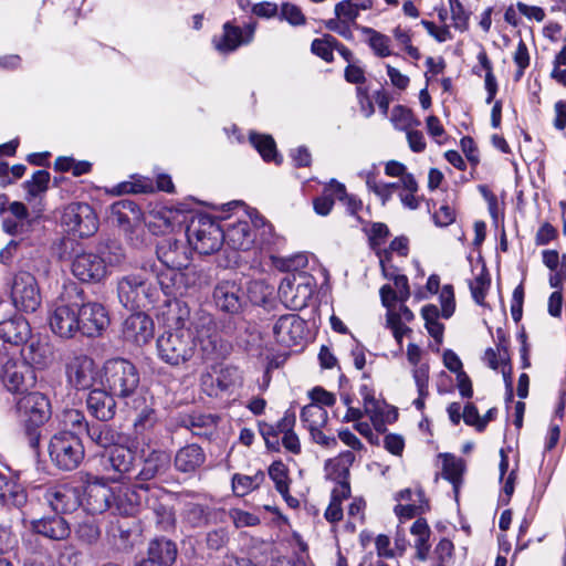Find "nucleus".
Listing matches in <instances>:
<instances>
[{"label": "nucleus", "mask_w": 566, "mask_h": 566, "mask_svg": "<svg viewBox=\"0 0 566 566\" xmlns=\"http://www.w3.org/2000/svg\"><path fill=\"white\" fill-rule=\"evenodd\" d=\"M196 336L184 324L165 331L156 340L158 358L177 367L188 363L196 353Z\"/></svg>", "instance_id": "1"}, {"label": "nucleus", "mask_w": 566, "mask_h": 566, "mask_svg": "<svg viewBox=\"0 0 566 566\" xmlns=\"http://www.w3.org/2000/svg\"><path fill=\"white\" fill-rule=\"evenodd\" d=\"M102 386L117 398L130 401L139 396V374L128 360H107L103 367Z\"/></svg>", "instance_id": "2"}, {"label": "nucleus", "mask_w": 566, "mask_h": 566, "mask_svg": "<svg viewBox=\"0 0 566 566\" xmlns=\"http://www.w3.org/2000/svg\"><path fill=\"white\" fill-rule=\"evenodd\" d=\"M15 407L18 417L29 437L30 446L38 447L40 442L39 428L51 418L52 413L49 399L41 392H28L17 400Z\"/></svg>", "instance_id": "3"}, {"label": "nucleus", "mask_w": 566, "mask_h": 566, "mask_svg": "<svg viewBox=\"0 0 566 566\" xmlns=\"http://www.w3.org/2000/svg\"><path fill=\"white\" fill-rule=\"evenodd\" d=\"M159 261L167 266L168 272L158 276V282L166 295L176 294V281L181 276L179 272L186 269L190 262V251L186 243L165 239L157 247Z\"/></svg>", "instance_id": "4"}, {"label": "nucleus", "mask_w": 566, "mask_h": 566, "mask_svg": "<svg viewBox=\"0 0 566 566\" xmlns=\"http://www.w3.org/2000/svg\"><path fill=\"white\" fill-rule=\"evenodd\" d=\"M124 258L120 248L102 252V254L83 251L75 254L71 270L73 275L82 282H98L106 276L108 268L120 264Z\"/></svg>", "instance_id": "5"}, {"label": "nucleus", "mask_w": 566, "mask_h": 566, "mask_svg": "<svg viewBox=\"0 0 566 566\" xmlns=\"http://www.w3.org/2000/svg\"><path fill=\"white\" fill-rule=\"evenodd\" d=\"M49 455L56 467L69 471L81 464L84 459V447L74 432L63 430L51 438Z\"/></svg>", "instance_id": "6"}, {"label": "nucleus", "mask_w": 566, "mask_h": 566, "mask_svg": "<svg viewBox=\"0 0 566 566\" xmlns=\"http://www.w3.org/2000/svg\"><path fill=\"white\" fill-rule=\"evenodd\" d=\"M315 285L314 277L305 272L289 274L279 286V296L285 307L298 311L307 305Z\"/></svg>", "instance_id": "7"}, {"label": "nucleus", "mask_w": 566, "mask_h": 566, "mask_svg": "<svg viewBox=\"0 0 566 566\" xmlns=\"http://www.w3.org/2000/svg\"><path fill=\"white\" fill-rule=\"evenodd\" d=\"M78 317V304L71 302L65 294H62L51 306L49 325L57 336L71 338L80 329Z\"/></svg>", "instance_id": "8"}, {"label": "nucleus", "mask_w": 566, "mask_h": 566, "mask_svg": "<svg viewBox=\"0 0 566 566\" xmlns=\"http://www.w3.org/2000/svg\"><path fill=\"white\" fill-rule=\"evenodd\" d=\"M61 223L67 232L81 238L91 237L98 229L97 216L85 202L69 203L63 209Z\"/></svg>", "instance_id": "9"}, {"label": "nucleus", "mask_w": 566, "mask_h": 566, "mask_svg": "<svg viewBox=\"0 0 566 566\" xmlns=\"http://www.w3.org/2000/svg\"><path fill=\"white\" fill-rule=\"evenodd\" d=\"M10 298L17 310L25 313L35 312L41 305V293L35 276L24 271L17 273L10 286Z\"/></svg>", "instance_id": "10"}, {"label": "nucleus", "mask_w": 566, "mask_h": 566, "mask_svg": "<svg viewBox=\"0 0 566 566\" xmlns=\"http://www.w3.org/2000/svg\"><path fill=\"white\" fill-rule=\"evenodd\" d=\"M264 224V220L256 213H249L245 219L228 224L223 229L224 242L233 250L247 251L254 244L255 232L253 228Z\"/></svg>", "instance_id": "11"}, {"label": "nucleus", "mask_w": 566, "mask_h": 566, "mask_svg": "<svg viewBox=\"0 0 566 566\" xmlns=\"http://www.w3.org/2000/svg\"><path fill=\"white\" fill-rule=\"evenodd\" d=\"M113 489L112 507L120 515L136 514L146 502L150 485L119 484Z\"/></svg>", "instance_id": "12"}, {"label": "nucleus", "mask_w": 566, "mask_h": 566, "mask_svg": "<svg viewBox=\"0 0 566 566\" xmlns=\"http://www.w3.org/2000/svg\"><path fill=\"white\" fill-rule=\"evenodd\" d=\"M113 489L97 476H88L81 491V506L91 514H99L112 507Z\"/></svg>", "instance_id": "13"}, {"label": "nucleus", "mask_w": 566, "mask_h": 566, "mask_svg": "<svg viewBox=\"0 0 566 566\" xmlns=\"http://www.w3.org/2000/svg\"><path fill=\"white\" fill-rule=\"evenodd\" d=\"M188 241L200 254L213 253L224 241L223 228L211 220L200 221L198 227L189 231Z\"/></svg>", "instance_id": "14"}, {"label": "nucleus", "mask_w": 566, "mask_h": 566, "mask_svg": "<svg viewBox=\"0 0 566 566\" xmlns=\"http://www.w3.org/2000/svg\"><path fill=\"white\" fill-rule=\"evenodd\" d=\"M65 375L70 386L75 389H87L97 375L94 360L83 354H73L65 363Z\"/></svg>", "instance_id": "15"}, {"label": "nucleus", "mask_w": 566, "mask_h": 566, "mask_svg": "<svg viewBox=\"0 0 566 566\" xmlns=\"http://www.w3.org/2000/svg\"><path fill=\"white\" fill-rule=\"evenodd\" d=\"M78 332L85 336H99L109 325L108 313L99 303L87 302L78 305Z\"/></svg>", "instance_id": "16"}, {"label": "nucleus", "mask_w": 566, "mask_h": 566, "mask_svg": "<svg viewBox=\"0 0 566 566\" xmlns=\"http://www.w3.org/2000/svg\"><path fill=\"white\" fill-rule=\"evenodd\" d=\"M273 335L283 346L300 345L306 335V323L296 314L282 315L273 326Z\"/></svg>", "instance_id": "17"}, {"label": "nucleus", "mask_w": 566, "mask_h": 566, "mask_svg": "<svg viewBox=\"0 0 566 566\" xmlns=\"http://www.w3.org/2000/svg\"><path fill=\"white\" fill-rule=\"evenodd\" d=\"M398 504L394 511L398 518L403 522L416 517L429 510L428 500L421 489H405L395 494Z\"/></svg>", "instance_id": "18"}, {"label": "nucleus", "mask_w": 566, "mask_h": 566, "mask_svg": "<svg viewBox=\"0 0 566 566\" xmlns=\"http://www.w3.org/2000/svg\"><path fill=\"white\" fill-rule=\"evenodd\" d=\"M118 298L127 308L142 307L146 305L148 297V285L140 275H127L118 282Z\"/></svg>", "instance_id": "19"}, {"label": "nucleus", "mask_w": 566, "mask_h": 566, "mask_svg": "<svg viewBox=\"0 0 566 566\" xmlns=\"http://www.w3.org/2000/svg\"><path fill=\"white\" fill-rule=\"evenodd\" d=\"M45 500L56 513H71L81 506V490L72 484H59L45 492Z\"/></svg>", "instance_id": "20"}, {"label": "nucleus", "mask_w": 566, "mask_h": 566, "mask_svg": "<svg viewBox=\"0 0 566 566\" xmlns=\"http://www.w3.org/2000/svg\"><path fill=\"white\" fill-rule=\"evenodd\" d=\"M123 337L135 345H144L154 336V322L145 313H134L123 323Z\"/></svg>", "instance_id": "21"}, {"label": "nucleus", "mask_w": 566, "mask_h": 566, "mask_svg": "<svg viewBox=\"0 0 566 566\" xmlns=\"http://www.w3.org/2000/svg\"><path fill=\"white\" fill-rule=\"evenodd\" d=\"M3 384L12 392H23L33 387L36 381L34 370L25 361H20L19 357L14 363L6 368L1 374Z\"/></svg>", "instance_id": "22"}, {"label": "nucleus", "mask_w": 566, "mask_h": 566, "mask_svg": "<svg viewBox=\"0 0 566 566\" xmlns=\"http://www.w3.org/2000/svg\"><path fill=\"white\" fill-rule=\"evenodd\" d=\"M359 394L363 398V406L366 416L371 421L376 431H384L386 422L390 418L388 406L375 397V390L367 384L359 387Z\"/></svg>", "instance_id": "23"}, {"label": "nucleus", "mask_w": 566, "mask_h": 566, "mask_svg": "<svg viewBox=\"0 0 566 566\" xmlns=\"http://www.w3.org/2000/svg\"><path fill=\"white\" fill-rule=\"evenodd\" d=\"M254 24H247L243 29L227 22L223 25V34L213 40L214 48L221 53L234 51L241 44L250 43L254 35Z\"/></svg>", "instance_id": "24"}, {"label": "nucleus", "mask_w": 566, "mask_h": 566, "mask_svg": "<svg viewBox=\"0 0 566 566\" xmlns=\"http://www.w3.org/2000/svg\"><path fill=\"white\" fill-rule=\"evenodd\" d=\"M111 216L113 222L119 226L126 233L134 232L143 222L140 209L132 201L122 200L112 206Z\"/></svg>", "instance_id": "25"}, {"label": "nucleus", "mask_w": 566, "mask_h": 566, "mask_svg": "<svg viewBox=\"0 0 566 566\" xmlns=\"http://www.w3.org/2000/svg\"><path fill=\"white\" fill-rule=\"evenodd\" d=\"M213 370L216 378H213V375L209 371L201 376V385L209 396H217L219 390L226 391L230 389L235 386L240 379L239 371L234 367L227 366Z\"/></svg>", "instance_id": "26"}, {"label": "nucleus", "mask_w": 566, "mask_h": 566, "mask_svg": "<svg viewBox=\"0 0 566 566\" xmlns=\"http://www.w3.org/2000/svg\"><path fill=\"white\" fill-rule=\"evenodd\" d=\"M213 297L216 305L226 313L237 314L243 306L241 289L235 282L219 283L214 289Z\"/></svg>", "instance_id": "27"}, {"label": "nucleus", "mask_w": 566, "mask_h": 566, "mask_svg": "<svg viewBox=\"0 0 566 566\" xmlns=\"http://www.w3.org/2000/svg\"><path fill=\"white\" fill-rule=\"evenodd\" d=\"M148 229L155 233H165L182 222V213L174 208L159 207L148 212L143 219Z\"/></svg>", "instance_id": "28"}, {"label": "nucleus", "mask_w": 566, "mask_h": 566, "mask_svg": "<svg viewBox=\"0 0 566 566\" xmlns=\"http://www.w3.org/2000/svg\"><path fill=\"white\" fill-rule=\"evenodd\" d=\"M31 221L27 207L19 201L9 205L2 219V229L10 235H22L29 232Z\"/></svg>", "instance_id": "29"}, {"label": "nucleus", "mask_w": 566, "mask_h": 566, "mask_svg": "<svg viewBox=\"0 0 566 566\" xmlns=\"http://www.w3.org/2000/svg\"><path fill=\"white\" fill-rule=\"evenodd\" d=\"M364 232L368 238L369 247L375 251L379 259V263L385 276L387 273V264H389V251L382 249L390 234L388 227L382 222H374L364 228Z\"/></svg>", "instance_id": "30"}, {"label": "nucleus", "mask_w": 566, "mask_h": 566, "mask_svg": "<svg viewBox=\"0 0 566 566\" xmlns=\"http://www.w3.org/2000/svg\"><path fill=\"white\" fill-rule=\"evenodd\" d=\"M109 390L93 389L86 399L88 411L97 419L107 421L115 415L116 403Z\"/></svg>", "instance_id": "31"}, {"label": "nucleus", "mask_w": 566, "mask_h": 566, "mask_svg": "<svg viewBox=\"0 0 566 566\" xmlns=\"http://www.w3.org/2000/svg\"><path fill=\"white\" fill-rule=\"evenodd\" d=\"M30 333L29 322L22 316H14L0 322V340L17 348L29 338Z\"/></svg>", "instance_id": "32"}, {"label": "nucleus", "mask_w": 566, "mask_h": 566, "mask_svg": "<svg viewBox=\"0 0 566 566\" xmlns=\"http://www.w3.org/2000/svg\"><path fill=\"white\" fill-rule=\"evenodd\" d=\"M168 494L156 486H150L146 497L145 505L148 506L157 516V523L167 528L174 525L175 514L171 507L166 503Z\"/></svg>", "instance_id": "33"}, {"label": "nucleus", "mask_w": 566, "mask_h": 566, "mask_svg": "<svg viewBox=\"0 0 566 566\" xmlns=\"http://www.w3.org/2000/svg\"><path fill=\"white\" fill-rule=\"evenodd\" d=\"M355 461V454L352 451L340 452L337 457L325 462L326 476L335 481L336 485L348 484L349 469Z\"/></svg>", "instance_id": "34"}, {"label": "nucleus", "mask_w": 566, "mask_h": 566, "mask_svg": "<svg viewBox=\"0 0 566 566\" xmlns=\"http://www.w3.org/2000/svg\"><path fill=\"white\" fill-rule=\"evenodd\" d=\"M32 528L53 541H62L69 537L71 530L62 516L43 517L32 522Z\"/></svg>", "instance_id": "35"}, {"label": "nucleus", "mask_w": 566, "mask_h": 566, "mask_svg": "<svg viewBox=\"0 0 566 566\" xmlns=\"http://www.w3.org/2000/svg\"><path fill=\"white\" fill-rule=\"evenodd\" d=\"M176 545L168 539H155L149 544L148 557L144 563L151 566H171L176 560Z\"/></svg>", "instance_id": "36"}, {"label": "nucleus", "mask_w": 566, "mask_h": 566, "mask_svg": "<svg viewBox=\"0 0 566 566\" xmlns=\"http://www.w3.org/2000/svg\"><path fill=\"white\" fill-rule=\"evenodd\" d=\"M24 360L34 368H46L53 360V348L44 339L32 340L24 350Z\"/></svg>", "instance_id": "37"}, {"label": "nucleus", "mask_w": 566, "mask_h": 566, "mask_svg": "<svg viewBox=\"0 0 566 566\" xmlns=\"http://www.w3.org/2000/svg\"><path fill=\"white\" fill-rule=\"evenodd\" d=\"M206 460L203 450L197 444L181 448L175 457V467L178 471L189 473L196 471Z\"/></svg>", "instance_id": "38"}, {"label": "nucleus", "mask_w": 566, "mask_h": 566, "mask_svg": "<svg viewBox=\"0 0 566 566\" xmlns=\"http://www.w3.org/2000/svg\"><path fill=\"white\" fill-rule=\"evenodd\" d=\"M0 502L8 506L20 507L27 502L25 490L0 474Z\"/></svg>", "instance_id": "39"}, {"label": "nucleus", "mask_w": 566, "mask_h": 566, "mask_svg": "<svg viewBox=\"0 0 566 566\" xmlns=\"http://www.w3.org/2000/svg\"><path fill=\"white\" fill-rule=\"evenodd\" d=\"M474 74L481 76L482 72L484 75V86L488 92L486 103L490 104L494 99L497 92V82L493 74L492 63L489 60L484 50L478 54V64L473 67Z\"/></svg>", "instance_id": "40"}, {"label": "nucleus", "mask_w": 566, "mask_h": 566, "mask_svg": "<svg viewBox=\"0 0 566 566\" xmlns=\"http://www.w3.org/2000/svg\"><path fill=\"white\" fill-rule=\"evenodd\" d=\"M350 495V486L348 484L336 485L332 491L329 505L325 511V518L329 523H337L343 518V500H347Z\"/></svg>", "instance_id": "41"}, {"label": "nucleus", "mask_w": 566, "mask_h": 566, "mask_svg": "<svg viewBox=\"0 0 566 566\" xmlns=\"http://www.w3.org/2000/svg\"><path fill=\"white\" fill-rule=\"evenodd\" d=\"M365 35V40L373 50V52L379 57H387L391 55L390 43L391 40L388 35L382 34L368 27H357Z\"/></svg>", "instance_id": "42"}, {"label": "nucleus", "mask_w": 566, "mask_h": 566, "mask_svg": "<svg viewBox=\"0 0 566 566\" xmlns=\"http://www.w3.org/2000/svg\"><path fill=\"white\" fill-rule=\"evenodd\" d=\"M411 374L418 391V398L413 400V405L418 410H422L424 408V400L429 394V364L422 363L419 366L412 367Z\"/></svg>", "instance_id": "43"}, {"label": "nucleus", "mask_w": 566, "mask_h": 566, "mask_svg": "<svg viewBox=\"0 0 566 566\" xmlns=\"http://www.w3.org/2000/svg\"><path fill=\"white\" fill-rule=\"evenodd\" d=\"M483 360L490 368L494 370L500 369L506 387H512V368L507 364V356L504 350H494L493 348H488L484 353Z\"/></svg>", "instance_id": "44"}, {"label": "nucleus", "mask_w": 566, "mask_h": 566, "mask_svg": "<svg viewBox=\"0 0 566 566\" xmlns=\"http://www.w3.org/2000/svg\"><path fill=\"white\" fill-rule=\"evenodd\" d=\"M301 421L307 430L324 428L328 422V412L317 403H310L301 411Z\"/></svg>", "instance_id": "45"}, {"label": "nucleus", "mask_w": 566, "mask_h": 566, "mask_svg": "<svg viewBox=\"0 0 566 566\" xmlns=\"http://www.w3.org/2000/svg\"><path fill=\"white\" fill-rule=\"evenodd\" d=\"M169 463V457L163 451H153L145 460L139 472L140 480H150L164 471Z\"/></svg>", "instance_id": "46"}, {"label": "nucleus", "mask_w": 566, "mask_h": 566, "mask_svg": "<svg viewBox=\"0 0 566 566\" xmlns=\"http://www.w3.org/2000/svg\"><path fill=\"white\" fill-rule=\"evenodd\" d=\"M264 481V473L258 471L253 475L237 473L232 478V490L235 495L244 496L256 490Z\"/></svg>", "instance_id": "47"}, {"label": "nucleus", "mask_w": 566, "mask_h": 566, "mask_svg": "<svg viewBox=\"0 0 566 566\" xmlns=\"http://www.w3.org/2000/svg\"><path fill=\"white\" fill-rule=\"evenodd\" d=\"M419 185L415 177H407L400 182V191L397 193L401 205L409 210H417L420 207L422 197L418 196Z\"/></svg>", "instance_id": "48"}, {"label": "nucleus", "mask_w": 566, "mask_h": 566, "mask_svg": "<svg viewBox=\"0 0 566 566\" xmlns=\"http://www.w3.org/2000/svg\"><path fill=\"white\" fill-rule=\"evenodd\" d=\"M108 461L115 471L126 473L133 465L134 453L127 447L116 442L111 449Z\"/></svg>", "instance_id": "49"}, {"label": "nucleus", "mask_w": 566, "mask_h": 566, "mask_svg": "<svg viewBox=\"0 0 566 566\" xmlns=\"http://www.w3.org/2000/svg\"><path fill=\"white\" fill-rule=\"evenodd\" d=\"M389 120L398 130L407 132L408 129L420 125L412 111L403 105H396L389 114Z\"/></svg>", "instance_id": "50"}, {"label": "nucleus", "mask_w": 566, "mask_h": 566, "mask_svg": "<svg viewBox=\"0 0 566 566\" xmlns=\"http://www.w3.org/2000/svg\"><path fill=\"white\" fill-rule=\"evenodd\" d=\"M370 8V0H344L335 6V14L339 19L354 22L361 10Z\"/></svg>", "instance_id": "51"}, {"label": "nucleus", "mask_w": 566, "mask_h": 566, "mask_svg": "<svg viewBox=\"0 0 566 566\" xmlns=\"http://www.w3.org/2000/svg\"><path fill=\"white\" fill-rule=\"evenodd\" d=\"M134 410L139 411L135 419V427L147 428L154 423V410L147 405L145 395L140 394L133 400L126 401Z\"/></svg>", "instance_id": "52"}, {"label": "nucleus", "mask_w": 566, "mask_h": 566, "mask_svg": "<svg viewBox=\"0 0 566 566\" xmlns=\"http://www.w3.org/2000/svg\"><path fill=\"white\" fill-rule=\"evenodd\" d=\"M91 440L98 447H113L118 441V433L105 424L92 426L86 429Z\"/></svg>", "instance_id": "53"}, {"label": "nucleus", "mask_w": 566, "mask_h": 566, "mask_svg": "<svg viewBox=\"0 0 566 566\" xmlns=\"http://www.w3.org/2000/svg\"><path fill=\"white\" fill-rule=\"evenodd\" d=\"M442 458V475L444 479L450 481L454 490H458V484L461 480V475L464 471V463L461 459L455 458L451 454H443Z\"/></svg>", "instance_id": "54"}, {"label": "nucleus", "mask_w": 566, "mask_h": 566, "mask_svg": "<svg viewBox=\"0 0 566 566\" xmlns=\"http://www.w3.org/2000/svg\"><path fill=\"white\" fill-rule=\"evenodd\" d=\"M273 292L274 287L262 280L251 281L247 287L248 297L255 305H265Z\"/></svg>", "instance_id": "55"}, {"label": "nucleus", "mask_w": 566, "mask_h": 566, "mask_svg": "<svg viewBox=\"0 0 566 566\" xmlns=\"http://www.w3.org/2000/svg\"><path fill=\"white\" fill-rule=\"evenodd\" d=\"M490 276L484 265L480 266L479 272L474 275V279L470 281L471 294L479 305H484V300L490 287Z\"/></svg>", "instance_id": "56"}, {"label": "nucleus", "mask_w": 566, "mask_h": 566, "mask_svg": "<svg viewBox=\"0 0 566 566\" xmlns=\"http://www.w3.org/2000/svg\"><path fill=\"white\" fill-rule=\"evenodd\" d=\"M250 142L264 160L270 161L277 157L275 142L270 135L252 133L250 135Z\"/></svg>", "instance_id": "57"}, {"label": "nucleus", "mask_w": 566, "mask_h": 566, "mask_svg": "<svg viewBox=\"0 0 566 566\" xmlns=\"http://www.w3.org/2000/svg\"><path fill=\"white\" fill-rule=\"evenodd\" d=\"M60 421L66 431H74L75 434L88 428L85 416L77 409L64 410Z\"/></svg>", "instance_id": "58"}, {"label": "nucleus", "mask_w": 566, "mask_h": 566, "mask_svg": "<svg viewBox=\"0 0 566 566\" xmlns=\"http://www.w3.org/2000/svg\"><path fill=\"white\" fill-rule=\"evenodd\" d=\"M454 546L451 541L441 539L433 551V566H452Z\"/></svg>", "instance_id": "59"}, {"label": "nucleus", "mask_w": 566, "mask_h": 566, "mask_svg": "<svg viewBox=\"0 0 566 566\" xmlns=\"http://www.w3.org/2000/svg\"><path fill=\"white\" fill-rule=\"evenodd\" d=\"M49 181L50 174L45 170H38L30 180L25 181L24 188L30 197H38L46 191Z\"/></svg>", "instance_id": "60"}, {"label": "nucleus", "mask_w": 566, "mask_h": 566, "mask_svg": "<svg viewBox=\"0 0 566 566\" xmlns=\"http://www.w3.org/2000/svg\"><path fill=\"white\" fill-rule=\"evenodd\" d=\"M269 475L279 493H286L290 490L287 468L282 461H274L270 465Z\"/></svg>", "instance_id": "61"}, {"label": "nucleus", "mask_w": 566, "mask_h": 566, "mask_svg": "<svg viewBox=\"0 0 566 566\" xmlns=\"http://www.w3.org/2000/svg\"><path fill=\"white\" fill-rule=\"evenodd\" d=\"M359 175L365 179L367 188L373 191L385 205L388 201L389 189L387 186H385V182L377 179V175L374 170H365Z\"/></svg>", "instance_id": "62"}, {"label": "nucleus", "mask_w": 566, "mask_h": 566, "mask_svg": "<svg viewBox=\"0 0 566 566\" xmlns=\"http://www.w3.org/2000/svg\"><path fill=\"white\" fill-rule=\"evenodd\" d=\"M336 45V40L326 35L323 39H315L312 43V52L317 56L322 57L326 62L333 60V49Z\"/></svg>", "instance_id": "63"}, {"label": "nucleus", "mask_w": 566, "mask_h": 566, "mask_svg": "<svg viewBox=\"0 0 566 566\" xmlns=\"http://www.w3.org/2000/svg\"><path fill=\"white\" fill-rule=\"evenodd\" d=\"M394 38L397 43L415 60L420 59L419 50L411 44L410 31L401 28L400 25L396 27L392 31Z\"/></svg>", "instance_id": "64"}]
</instances>
